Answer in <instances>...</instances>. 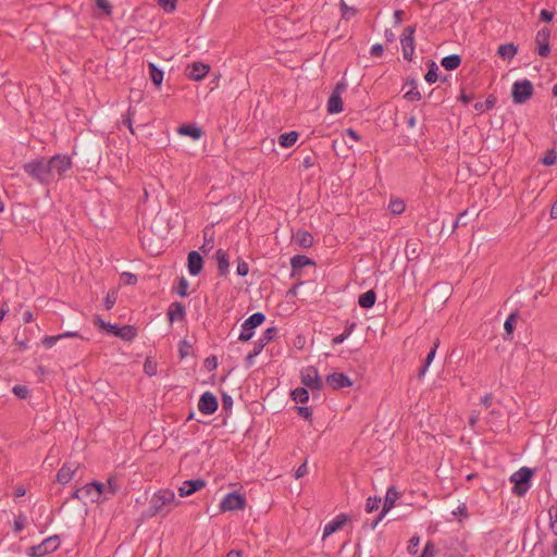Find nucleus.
<instances>
[{"label":"nucleus","mask_w":557,"mask_h":557,"mask_svg":"<svg viewBox=\"0 0 557 557\" xmlns=\"http://www.w3.org/2000/svg\"><path fill=\"white\" fill-rule=\"evenodd\" d=\"M171 504H180V502H175L174 492L170 488L160 490L152 495L148 508L143 512V517L152 518L158 515L165 516L170 512V509L166 507Z\"/></svg>","instance_id":"nucleus-1"},{"label":"nucleus","mask_w":557,"mask_h":557,"mask_svg":"<svg viewBox=\"0 0 557 557\" xmlns=\"http://www.w3.org/2000/svg\"><path fill=\"white\" fill-rule=\"evenodd\" d=\"M23 171L41 185L48 186L52 183L51 169L45 157H39L24 163Z\"/></svg>","instance_id":"nucleus-2"},{"label":"nucleus","mask_w":557,"mask_h":557,"mask_svg":"<svg viewBox=\"0 0 557 557\" xmlns=\"http://www.w3.org/2000/svg\"><path fill=\"white\" fill-rule=\"evenodd\" d=\"M535 470L529 467H522L511 474L509 481L513 483L512 494L518 497L524 496L531 487V481Z\"/></svg>","instance_id":"nucleus-3"},{"label":"nucleus","mask_w":557,"mask_h":557,"mask_svg":"<svg viewBox=\"0 0 557 557\" xmlns=\"http://www.w3.org/2000/svg\"><path fill=\"white\" fill-rule=\"evenodd\" d=\"M534 87L531 81L524 78L513 83L511 88V98L513 103L522 104L532 98Z\"/></svg>","instance_id":"nucleus-4"},{"label":"nucleus","mask_w":557,"mask_h":557,"mask_svg":"<svg viewBox=\"0 0 557 557\" xmlns=\"http://www.w3.org/2000/svg\"><path fill=\"white\" fill-rule=\"evenodd\" d=\"M265 321V314L262 312H255L250 317H248L243 325H242V332L238 336V341L246 343L250 341L255 334V330L262 325Z\"/></svg>","instance_id":"nucleus-5"},{"label":"nucleus","mask_w":557,"mask_h":557,"mask_svg":"<svg viewBox=\"0 0 557 557\" xmlns=\"http://www.w3.org/2000/svg\"><path fill=\"white\" fill-rule=\"evenodd\" d=\"M60 544L61 541L59 535H52L45 539L40 544L29 547L27 555L29 557H44L50 553L55 552Z\"/></svg>","instance_id":"nucleus-6"},{"label":"nucleus","mask_w":557,"mask_h":557,"mask_svg":"<svg viewBox=\"0 0 557 557\" xmlns=\"http://www.w3.org/2000/svg\"><path fill=\"white\" fill-rule=\"evenodd\" d=\"M47 160L49 168L51 169L52 182L54 181L55 175L63 177L65 172L73 166L72 158L67 154H54Z\"/></svg>","instance_id":"nucleus-7"},{"label":"nucleus","mask_w":557,"mask_h":557,"mask_svg":"<svg viewBox=\"0 0 557 557\" xmlns=\"http://www.w3.org/2000/svg\"><path fill=\"white\" fill-rule=\"evenodd\" d=\"M246 497L238 492L227 493L220 503V510L222 512L244 510L246 508Z\"/></svg>","instance_id":"nucleus-8"},{"label":"nucleus","mask_w":557,"mask_h":557,"mask_svg":"<svg viewBox=\"0 0 557 557\" xmlns=\"http://www.w3.org/2000/svg\"><path fill=\"white\" fill-rule=\"evenodd\" d=\"M301 383L310 388L312 393L320 392L323 389V382L319 375L318 369L313 366H309L301 371ZM315 396V394H313Z\"/></svg>","instance_id":"nucleus-9"},{"label":"nucleus","mask_w":557,"mask_h":557,"mask_svg":"<svg viewBox=\"0 0 557 557\" xmlns=\"http://www.w3.org/2000/svg\"><path fill=\"white\" fill-rule=\"evenodd\" d=\"M550 29L543 27L535 36V51L542 58H547L550 54Z\"/></svg>","instance_id":"nucleus-10"},{"label":"nucleus","mask_w":557,"mask_h":557,"mask_svg":"<svg viewBox=\"0 0 557 557\" xmlns=\"http://www.w3.org/2000/svg\"><path fill=\"white\" fill-rule=\"evenodd\" d=\"M219 408L216 396L211 392H205L198 401V409L201 413L210 416L213 414Z\"/></svg>","instance_id":"nucleus-11"},{"label":"nucleus","mask_w":557,"mask_h":557,"mask_svg":"<svg viewBox=\"0 0 557 557\" xmlns=\"http://www.w3.org/2000/svg\"><path fill=\"white\" fill-rule=\"evenodd\" d=\"M83 497L89 498L92 503L103 502L102 495L104 494V484L99 481L87 483L83 487Z\"/></svg>","instance_id":"nucleus-12"},{"label":"nucleus","mask_w":557,"mask_h":557,"mask_svg":"<svg viewBox=\"0 0 557 557\" xmlns=\"http://www.w3.org/2000/svg\"><path fill=\"white\" fill-rule=\"evenodd\" d=\"M108 333L112 334L116 337L122 338L126 342H133L137 336V329L134 325H123L119 326L116 324L108 325Z\"/></svg>","instance_id":"nucleus-13"},{"label":"nucleus","mask_w":557,"mask_h":557,"mask_svg":"<svg viewBox=\"0 0 557 557\" xmlns=\"http://www.w3.org/2000/svg\"><path fill=\"white\" fill-rule=\"evenodd\" d=\"M187 77L195 82L202 81L210 71V65L202 62H193L187 66Z\"/></svg>","instance_id":"nucleus-14"},{"label":"nucleus","mask_w":557,"mask_h":557,"mask_svg":"<svg viewBox=\"0 0 557 557\" xmlns=\"http://www.w3.org/2000/svg\"><path fill=\"white\" fill-rule=\"evenodd\" d=\"M326 384L337 391L344 387L352 386V381L345 373L334 372L326 376Z\"/></svg>","instance_id":"nucleus-15"},{"label":"nucleus","mask_w":557,"mask_h":557,"mask_svg":"<svg viewBox=\"0 0 557 557\" xmlns=\"http://www.w3.org/2000/svg\"><path fill=\"white\" fill-rule=\"evenodd\" d=\"M206 484L207 483L203 479L186 480L183 482V485L178 487V495L181 497L190 496L194 493L202 490Z\"/></svg>","instance_id":"nucleus-16"},{"label":"nucleus","mask_w":557,"mask_h":557,"mask_svg":"<svg viewBox=\"0 0 557 557\" xmlns=\"http://www.w3.org/2000/svg\"><path fill=\"white\" fill-rule=\"evenodd\" d=\"M187 269L193 276H197L201 273L203 269V258L198 251L191 250L188 252Z\"/></svg>","instance_id":"nucleus-17"},{"label":"nucleus","mask_w":557,"mask_h":557,"mask_svg":"<svg viewBox=\"0 0 557 557\" xmlns=\"http://www.w3.org/2000/svg\"><path fill=\"white\" fill-rule=\"evenodd\" d=\"M292 242L297 244L299 247L308 249L313 246V235L306 230H298L293 233Z\"/></svg>","instance_id":"nucleus-18"},{"label":"nucleus","mask_w":557,"mask_h":557,"mask_svg":"<svg viewBox=\"0 0 557 557\" xmlns=\"http://www.w3.org/2000/svg\"><path fill=\"white\" fill-rule=\"evenodd\" d=\"M170 323L174 321H184L186 319V308L182 302L174 301L169 306L166 312Z\"/></svg>","instance_id":"nucleus-19"},{"label":"nucleus","mask_w":557,"mask_h":557,"mask_svg":"<svg viewBox=\"0 0 557 557\" xmlns=\"http://www.w3.org/2000/svg\"><path fill=\"white\" fill-rule=\"evenodd\" d=\"M177 133L182 136L190 137L194 140L200 139L203 135L202 128L194 123H186L180 125L177 127Z\"/></svg>","instance_id":"nucleus-20"},{"label":"nucleus","mask_w":557,"mask_h":557,"mask_svg":"<svg viewBox=\"0 0 557 557\" xmlns=\"http://www.w3.org/2000/svg\"><path fill=\"white\" fill-rule=\"evenodd\" d=\"M315 262L313 259L305 256V255H296L290 259V267H292V277H295L297 273L305 267L308 265H314Z\"/></svg>","instance_id":"nucleus-21"},{"label":"nucleus","mask_w":557,"mask_h":557,"mask_svg":"<svg viewBox=\"0 0 557 557\" xmlns=\"http://www.w3.org/2000/svg\"><path fill=\"white\" fill-rule=\"evenodd\" d=\"M348 521V516L345 513H339L336 516L331 522L325 524L323 529V537H326L336 531L341 530L345 523Z\"/></svg>","instance_id":"nucleus-22"},{"label":"nucleus","mask_w":557,"mask_h":557,"mask_svg":"<svg viewBox=\"0 0 557 557\" xmlns=\"http://www.w3.org/2000/svg\"><path fill=\"white\" fill-rule=\"evenodd\" d=\"M276 335L277 329L275 326L268 327L260 338L253 343V348L261 352L263 348L276 337Z\"/></svg>","instance_id":"nucleus-23"},{"label":"nucleus","mask_w":557,"mask_h":557,"mask_svg":"<svg viewBox=\"0 0 557 557\" xmlns=\"http://www.w3.org/2000/svg\"><path fill=\"white\" fill-rule=\"evenodd\" d=\"M77 469L78 466L73 468L70 463L65 462L57 473V481L61 484L69 483L73 479Z\"/></svg>","instance_id":"nucleus-24"},{"label":"nucleus","mask_w":557,"mask_h":557,"mask_svg":"<svg viewBox=\"0 0 557 557\" xmlns=\"http://www.w3.org/2000/svg\"><path fill=\"white\" fill-rule=\"evenodd\" d=\"M215 259L218 262L219 276H226L230 267L228 253L220 248L215 251Z\"/></svg>","instance_id":"nucleus-25"},{"label":"nucleus","mask_w":557,"mask_h":557,"mask_svg":"<svg viewBox=\"0 0 557 557\" xmlns=\"http://www.w3.org/2000/svg\"><path fill=\"white\" fill-rule=\"evenodd\" d=\"M399 493L394 485L387 488L384 503H383V515H386L394 506L396 500L399 498Z\"/></svg>","instance_id":"nucleus-26"},{"label":"nucleus","mask_w":557,"mask_h":557,"mask_svg":"<svg viewBox=\"0 0 557 557\" xmlns=\"http://www.w3.org/2000/svg\"><path fill=\"white\" fill-rule=\"evenodd\" d=\"M519 319V312L518 310L511 312L508 318L506 319L505 323H504V329H505V334H504V339L505 341H509V339H512L513 337V332H515V329H516V324H517V321Z\"/></svg>","instance_id":"nucleus-27"},{"label":"nucleus","mask_w":557,"mask_h":557,"mask_svg":"<svg viewBox=\"0 0 557 557\" xmlns=\"http://www.w3.org/2000/svg\"><path fill=\"white\" fill-rule=\"evenodd\" d=\"M438 345H440V339H436L434 342V344H433V347L431 348V350L426 355L422 366L420 367V369H419V371L417 373V377L419 380H421L425 375V373L428 371V368L430 367V364L432 363V361H433V359L435 357L436 349H437Z\"/></svg>","instance_id":"nucleus-28"},{"label":"nucleus","mask_w":557,"mask_h":557,"mask_svg":"<svg viewBox=\"0 0 557 557\" xmlns=\"http://www.w3.org/2000/svg\"><path fill=\"white\" fill-rule=\"evenodd\" d=\"M149 77L157 89H160L163 82L164 73L154 63L148 64Z\"/></svg>","instance_id":"nucleus-29"},{"label":"nucleus","mask_w":557,"mask_h":557,"mask_svg":"<svg viewBox=\"0 0 557 557\" xmlns=\"http://www.w3.org/2000/svg\"><path fill=\"white\" fill-rule=\"evenodd\" d=\"M518 52V46L512 42L503 44L497 49V55L505 59L511 60Z\"/></svg>","instance_id":"nucleus-30"},{"label":"nucleus","mask_w":557,"mask_h":557,"mask_svg":"<svg viewBox=\"0 0 557 557\" xmlns=\"http://www.w3.org/2000/svg\"><path fill=\"white\" fill-rule=\"evenodd\" d=\"M376 301V294L373 289L367 290L361 294L358 298V304L363 309H370L374 306Z\"/></svg>","instance_id":"nucleus-31"},{"label":"nucleus","mask_w":557,"mask_h":557,"mask_svg":"<svg viewBox=\"0 0 557 557\" xmlns=\"http://www.w3.org/2000/svg\"><path fill=\"white\" fill-rule=\"evenodd\" d=\"M343 111V100L337 94H331L327 100V112L330 114H337Z\"/></svg>","instance_id":"nucleus-32"},{"label":"nucleus","mask_w":557,"mask_h":557,"mask_svg":"<svg viewBox=\"0 0 557 557\" xmlns=\"http://www.w3.org/2000/svg\"><path fill=\"white\" fill-rule=\"evenodd\" d=\"M441 64L446 71H454L460 66L461 57L459 54L446 55L442 59Z\"/></svg>","instance_id":"nucleus-33"},{"label":"nucleus","mask_w":557,"mask_h":557,"mask_svg":"<svg viewBox=\"0 0 557 557\" xmlns=\"http://www.w3.org/2000/svg\"><path fill=\"white\" fill-rule=\"evenodd\" d=\"M400 44L404 59L409 62L412 61L414 52V39L400 37Z\"/></svg>","instance_id":"nucleus-34"},{"label":"nucleus","mask_w":557,"mask_h":557,"mask_svg":"<svg viewBox=\"0 0 557 557\" xmlns=\"http://www.w3.org/2000/svg\"><path fill=\"white\" fill-rule=\"evenodd\" d=\"M299 137V134L295 131L284 133L278 137V144L284 148L294 146Z\"/></svg>","instance_id":"nucleus-35"},{"label":"nucleus","mask_w":557,"mask_h":557,"mask_svg":"<svg viewBox=\"0 0 557 557\" xmlns=\"http://www.w3.org/2000/svg\"><path fill=\"white\" fill-rule=\"evenodd\" d=\"M420 243L418 240L409 239L406 244V257L408 260H416L419 257Z\"/></svg>","instance_id":"nucleus-36"},{"label":"nucleus","mask_w":557,"mask_h":557,"mask_svg":"<svg viewBox=\"0 0 557 557\" xmlns=\"http://www.w3.org/2000/svg\"><path fill=\"white\" fill-rule=\"evenodd\" d=\"M290 398L296 404H306L309 400V392L306 387H297L290 392Z\"/></svg>","instance_id":"nucleus-37"},{"label":"nucleus","mask_w":557,"mask_h":557,"mask_svg":"<svg viewBox=\"0 0 557 557\" xmlns=\"http://www.w3.org/2000/svg\"><path fill=\"white\" fill-rule=\"evenodd\" d=\"M496 101L494 95H488L484 102H475L473 109L479 112L490 111L495 107Z\"/></svg>","instance_id":"nucleus-38"},{"label":"nucleus","mask_w":557,"mask_h":557,"mask_svg":"<svg viewBox=\"0 0 557 557\" xmlns=\"http://www.w3.org/2000/svg\"><path fill=\"white\" fill-rule=\"evenodd\" d=\"M120 491V485L116 483L115 476H110L104 485L103 500L109 499L110 496H114Z\"/></svg>","instance_id":"nucleus-39"},{"label":"nucleus","mask_w":557,"mask_h":557,"mask_svg":"<svg viewBox=\"0 0 557 557\" xmlns=\"http://www.w3.org/2000/svg\"><path fill=\"white\" fill-rule=\"evenodd\" d=\"M437 71H438L437 64L434 61H430L428 63V72L424 76L425 81L429 84H433L438 79Z\"/></svg>","instance_id":"nucleus-40"},{"label":"nucleus","mask_w":557,"mask_h":557,"mask_svg":"<svg viewBox=\"0 0 557 557\" xmlns=\"http://www.w3.org/2000/svg\"><path fill=\"white\" fill-rule=\"evenodd\" d=\"M193 355V345L186 338L180 341L178 343V357L180 359H185L188 356Z\"/></svg>","instance_id":"nucleus-41"},{"label":"nucleus","mask_w":557,"mask_h":557,"mask_svg":"<svg viewBox=\"0 0 557 557\" xmlns=\"http://www.w3.org/2000/svg\"><path fill=\"white\" fill-rule=\"evenodd\" d=\"M188 286H189L188 281L184 276H181L177 280L176 286L173 287V292H175L181 297H187L188 296Z\"/></svg>","instance_id":"nucleus-42"},{"label":"nucleus","mask_w":557,"mask_h":557,"mask_svg":"<svg viewBox=\"0 0 557 557\" xmlns=\"http://www.w3.org/2000/svg\"><path fill=\"white\" fill-rule=\"evenodd\" d=\"M339 9L342 18L349 21L352 16L358 13V10L354 7H349L344 0H341Z\"/></svg>","instance_id":"nucleus-43"},{"label":"nucleus","mask_w":557,"mask_h":557,"mask_svg":"<svg viewBox=\"0 0 557 557\" xmlns=\"http://www.w3.org/2000/svg\"><path fill=\"white\" fill-rule=\"evenodd\" d=\"M388 208L392 213L399 215L405 211L406 205H405L404 200L397 198V199H392L389 201Z\"/></svg>","instance_id":"nucleus-44"},{"label":"nucleus","mask_w":557,"mask_h":557,"mask_svg":"<svg viewBox=\"0 0 557 557\" xmlns=\"http://www.w3.org/2000/svg\"><path fill=\"white\" fill-rule=\"evenodd\" d=\"M557 161V152L555 149H548L545 152V156L541 159V162L546 165L550 166L554 165Z\"/></svg>","instance_id":"nucleus-45"},{"label":"nucleus","mask_w":557,"mask_h":557,"mask_svg":"<svg viewBox=\"0 0 557 557\" xmlns=\"http://www.w3.org/2000/svg\"><path fill=\"white\" fill-rule=\"evenodd\" d=\"M27 518L23 512H20L14 518V527L13 531L14 533H20L26 525Z\"/></svg>","instance_id":"nucleus-46"},{"label":"nucleus","mask_w":557,"mask_h":557,"mask_svg":"<svg viewBox=\"0 0 557 557\" xmlns=\"http://www.w3.org/2000/svg\"><path fill=\"white\" fill-rule=\"evenodd\" d=\"M296 412L306 421L312 422V409L306 406H295Z\"/></svg>","instance_id":"nucleus-47"},{"label":"nucleus","mask_w":557,"mask_h":557,"mask_svg":"<svg viewBox=\"0 0 557 557\" xmlns=\"http://www.w3.org/2000/svg\"><path fill=\"white\" fill-rule=\"evenodd\" d=\"M381 502H382L381 497H376V496L368 497L367 504H366V511L373 512V511L377 510Z\"/></svg>","instance_id":"nucleus-48"},{"label":"nucleus","mask_w":557,"mask_h":557,"mask_svg":"<svg viewBox=\"0 0 557 557\" xmlns=\"http://www.w3.org/2000/svg\"><path fill=\"white\" fill-rule=\"evenodd\" d=\"M468 224V211H463L457 215L453 223L451 233L459 226H466Z\"/></svg>","instance_id":"nucleus-49"},{"label":"nucleus","mask_w":557,"mask_h":557,"mask_svg":"<svg viewBox=\"0 0 557 557\" xmlns=\"http://www.w3.org/2000/svg\"><path fill=\"white\" fill-rule=\"evenodd\" d=\"M97 9L101 10L106 15L112 14V4L109 0H95Z\"/></svg>","instance_id":"nucleus-50"},{"label":"nucleus","mask_w":557,"mask_h":557,"mask_svg":"<svg viewBox=\"0 0 557 557\" xmlns=\"http://www.w3.org/2000/svg\"><path fill=\"white\" fill-rule=\"evenodd\" d=\"M144 372L149 375L157 374V362H154L151 358H147L144 363Z\"/></svg>","instance_id":"nucleus-51"},{"label":"nucleus","mask_w":557,"mask_h":557,"mask_svg":"<svg viewBox=\"0 0 557 557\" xmlns=\"http://www.w3.org/2000/svg\"><path fill=\"white\" fill-rule=\"evenodd\" d=\"M177 0H159L158 4L166 12L172 13L176 10Z\"/></svg>","instance_id":"nucleus-52"},{"label":"nucleus","mask_w":557,"mask_h":557,"mask_svg":"<svg viewBox=\"0 0 557 557\" xmlns=\"http://www.w3.org/2000/svg\"><path fill=\"white\" fill-rule=\"evenodd\" d=\"M14 395L20 399H26L29 395V389L25 385H15L13 387Z\"/></svg>","instance_id":"nucleus-53"},{"label":"nucleus","mask_w":557,"mask_h":557,"mask_svg":"<svg viewBox=\"0 0 557 557\" xmlns=\"http://www.w3.org/2000/svg\"><path fill=\"white\" fill-rule=\"evenodd\" d=\"M435 553V544L432 541H428L419 557H434Z\"/></svg>","instance_id":"nucleus-54"},{"label":"nucleus","mask_w":557,"mask_h":557,"mask_svg":"<svg viewBox=\"0 0 557 557\" xmlns=\"http://www.w3.org/2000/svg\"><path fill=\"white\" fill-rule=\"evenodd\" d=\"M120 280L124 285H135L137 283V276L131 272H123Z\"/></svg>","instance_id":"nucleus-55"},{"label":"nucleus","mask_w":557,"mask_h":557,"mask_svg":"<svg viewBox=\"0 0 557 557\" xmlns=\"http://www.w3.org/2000/svg\"><path fill=\"white\" fill-rule=\"evenodd\" d=\"M419 544H420V537L418 535H413L408 542V546H407L408 553L410 555L417 554Z\"/></svg>","instance_id":"nucleus-56"},{"label":"nucleus","mask_w":557,"mask_h":557,"mask_svg":"<svg viewBox=\"0 0 557 557\" xmlns=\"http://www.w3.org/2000/svg\"><path fill=\"white\" fill-rule=\"evenodd\" d=\"M233 407V398L226 393H222V409L228 413Z\"/></svg>","instance_id":"nucleus-57"},{"label":"nucleus","mask_w":557,"mask_h":557,"mask_svg":"<svg viewBox=\"0 0 557 557\" xmlns=\"http://www.w3.org/2000/svg\"><path fill=\"white\" fill-rule=\"evenodd\" d=\"M404 98L408 101H419L421 99V94L417 89V87H412L409 91L404 95Z\"/></svg>","instance_id":"nucleus-58"},{"label":"nucleus","mask_w":557,"mask_h":557,"mask_svg":"<svg viewBox=\"0 0 557 557\" xmlns=\"http://www.w3.org/2000/svg\"><path fill=\"white\" fill-rule=\"evenodd\" d=\"M203 366L208 371H213L218 368V358L215 356L207 357L203 361Z\"/></svg>","instance_id":"nucleus-59"},{"label":"nucleus","mask_w":557,"mask_h":557,"mask_svg":"<svg viewBox=\"0 0 557 557\" xmlns=\"http://www.w3.org/2000/svg\"><path fill=\"white\" fill-rule=\"evenodd\" d=\"M236 272H237V275H239L242 277L246 276L249 272L248 263L244 260H238Z\"/></svg>","instance_id":"nucleus-60"},{"label":"nucleus","mask_w":557,"mask_h":557,"mask_svg":"<svg viewBox=\"0 0 557 557\" xmlns=\"http://www.w3.org/2000/svg\"><path fill=\"white\" fill-rule=\"evenodd\" d=\"M115 301H116V293L110 292L107 294L103 305L107 310H110L114 306Z\"/></svg>","instance_id":"nucleus-61"},{"label":"nucleus","mask_w":557,"mask_h":557,"mask_svg":"<svg viewBox=\"0 0 557 557\" xmlns=\"http://www.w3.org/2000/svg\"><path fill=\"white\" fill-rule=\"evenodd\" d=\"M61 339V336L59 335H47L42 339V344L46 348H51L58 341Z\"/></svg>","instance_id":"nucleus-62"},{"label":"nucleus","mask_w":557,"mask_h":557,"mask_svg":"<svg viewBox=\"0 0 557 557\" xmlns=\"http://www.w3.org/2000/svg\"><path fill=\"white\" fill-rule=\"evenodd\" d=\"M111 323L104 322L100 315H96L94 319V325L97 326L100 331H104L108 333V325Z\"/></svg>","instance_id":"nucleus-63"},{"label":"nucleus","mask_w":557,"mask_h":557,"mask_svg":"<svg viewBox=\"0 0 557 557\" xmlns=\"http://www.w3.org/2000/svg\"><path fill=\"white\" fill-rule=\"evenodd\" d=\"M384 52V47L381 44H375L371 47L370 54L373 58H380L382 57Z\"/></svg>","instance_id":"nucleus-64"}]
</instances>
